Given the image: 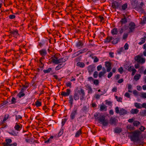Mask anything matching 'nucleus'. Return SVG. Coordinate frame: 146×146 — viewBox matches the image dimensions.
Instances as JSON below:
<instances>
[{
	"label": "nucleus",
	"instance_id": "f257e3e1",
	"mask_svg": "<svg viewBox=\"0 0 146 146\" xmlns=\"http://www.w3.org/2000/svg\"><path fill=\"white\" fill-rule=\"evenodd\" d=\"M131 135L130 136V138L131 141H133L134 143H139L140 141V135L141 134L140 131L136 130L130 133Z\"/></svg>",
	"mask_w": 146,
	"mask_h": 146
},
{
	"label": "nucleus",
	"instance_id": "f03ea898",
	"mask_svg": "<svg viewBox=\"0 0 146 146\" xmlns=\"http://www.w3.org/2000/svg\"><path fill=\"white\" fill-rule=\"evenodd\" d=\"M94 116L95 118L98 119L99 122L102 124L103 126H107L108 124V120L105 119V116L104 115H100L98 117V114L96 113L94 115Z\"/></svg>",
	"mask_w": 146,
	"mask_h": 146
},
{
	"label": "nucleus",
	"instance_id": "7ed1b4c3",
	"mask_svg": "<svg viewBox=\"0 0 146 146\" xmlns=\"http://www.w3.org/2000/svg\"><path fill=\"white\" fill-rule=\"evenodd\" d=\"M80 97L78 92H75L74 94V100H78L79 99V97L81 101L85 99V93L84 90L83 89H81L80 90H78Z\"/></svg>",
	"mask_w": 146,
	"mask_h": 146
},
{
	"label": "nucleus",
	"instance_id": "20e7f679",
	"mask_svg": "<svg viewBox=\"0 0 146 146\" xmlns=\"http://www.w3.org/2000/svg\"><path fill=\"white\" fill-rule=\"evenodd\" d=\"M78 109V107L76 106L74 107L70 115V119L71 120H73L75 118L76 115L77 113Z\"/></svg>",
	"mask_w": 146,
	"mask_h": 146
},
{
	"label": "nucleus",
	"instance_id": "39448f33",
	"mask_svg": "<svg viewBox=\"0 0 146 146\" xmlns=\"http://www.w3.org/2000/svg\"><path fill=\"white\" fill-rule=\"evenodd\" d=\"M135 60L137 62L141 64L144 63L145 62V59L141 57L139 55L136 56L135 58Z\"/></svg>",
	"mask_w": 146,
	"mask_h": 146
},
{
	"label": "nucleus",
	"instance_id": "423d86ee",
	"mask_svg": "<svg viewBox=\"0 0 146 146\" xmlns=\"http://www.w3.org/2000/svg\"><path fill=\"white\" fill-rule=\"evenodd\" d=\"M60 54L58 53H56L52 57L51 59L52 60V62L56 64H59L58 62V58L60 57Z\"/></svg>",
	"mask_w": 146,
	"mask_h": 146
},
{
	"label": "nucleus",
	"instance_id": "0eeeda50",
	"mask_svg": "<svg viewBox=\"0 0 146 146\" xmlns=\"http://www.w3.org/2000/svg\"><path fill=\"white\" fill-rule=\"evenodd\" d=\"M136 25L135 23L133 22H130L129 25V33L133 32L135 30Z\"/></svg>",
	"mask_w": 146,
	"mask_h": 146
},
{
	"label": "nucleus",
	"instance_id": "6e6552de",
	"mask_svg": "<svg viewBox=\"0 0 146 146\" xmlns=\"http://www.w3.org/2000/svg\"><path fill=\"white\" fill-rule=\"evenodd\" d=\"M111 63L109 62L106 61L105 62V66L106 68V71L107 72H109L112 68L111 67Z\"/></svg>",
	"mask_w": 146,
	"mask_h": 146
},
{
	"label": "nucleus",
	"instance_id": "1a4fd4ad",
	"mask_svg": "<svg viewBox=\"0 0 146 146\" xmlns=\"http://www.w3.org/2000/svg\"><path fill=\"white\" fill-rule=\"evenodd\" d=\"M109 121L111 125H116L118 120L115 117H111Z\"/></svg>",
	"mask_w": 146,
	"mask_h": 146
},
{
	"label": "nucleus",
	"instance_id": "9d476101",
	"mask_svg": "<svg viewBox=\"0 0 146 146\" xmlns=\"http://www.w3.org/2000/svg\"><path fill=\"white\" fill-rule=\"evenodd\" d=\"M9 31L10 33L14 37H17V36L19 35L18 32L17 30H13Z\"/></svg>",
	"mask_w": 146,
	"mask_h": 146
},
{
	"label": "nucleus",
	"instance_id": "9b49d317",
	"mask_svg": "<svg viewBox=\"0 0 146 146\" xmlns=\"http://www.w3.org/2000/svg\"><path fill=\"white\" fill-rule=\"evenodd\" d=\"M22 125L19 123H16L14 127V128L16 130L20 131L22 129Z\"/></svg>",
	"mask_w": 146,
	"mask_h": 146
},
{
	"label": "nucleus",
	"instance_id": "f8f14e48",
	"mask_svg": "<svg viewBox=\"0 0 146 146\" xmlns=\"http://www.w3.org/2000/svg\"><path fill=\"white\" fill-rule=\"evenodd\" d=\"M71 90L70 89H67L66 90V92H62L61 95V96L64 97L68 96L70 94Z\"/></svg>",
	"mask_w": 146,
	"mask_h": 146
},
{
	"label": "nucleus",
	"instance_id": "ddd939ff",
	"mask_svg": "<svg viewBox=\"0 0 146 146\" xmlns=\"http://www.w3.org/2000/svg\"><path fill=\"white\" fill-rule=\"evenodd\" d=\"M40 54L43 57H44L47 54L46 50L45 49H42L39 51Z\"/></svg>",
	"mask_w": 146,
	"mask_h": 146
},
{
	"label": "nucleus",
	"instance_id": "4468645a",
	"mask_svg": "<svg viewBox=\"0 0 146 146\" xmlns=\"http://www.w3.org/2000/svg\"><path fill=\"white\" fill-rule=\"evenodd\" d=\"M83 45V43L81 40H79L76 44V46L79 49L82 48Z\"/></svg>",
	"mask_w": 146,
	"mask_h": 146
},
{
	"label": "nucleus",
	"instance_id": "2eb2a0df",
	"mask_svg": "<svg viewBox=\"0 0 146 146\" xmlns=\"http://www.w3.org/2000/svg\"><path fill=\"white\" fill-rule=\"evenodd\" d=\"M94 67L92 65H90L88 66V70L90 75L92 74V72L94 71Z\"/></svg>",
	"mask_w": 146,
	"mask_h": 146
},
{
	"label": "nucleus",
	"instance_id": "dca6fc26",
	"mask_svg": "<svg viewBox=\"0 0 146 146\" xmlns=\"http://www.w3.org/2000/svg\"><path fill=\"white\" fill-rule=\"evenodd\" d=\"M82 128L83 127H81L79 130L76 131L75 136V137H78L82 133Z\"/></svg>",
	"mask_w": 146,
	"mask_h": 146
},
{
	"label": "nucleus",
	"instance_id": "f3484780",
	"mask_svg": "<svg viewBox=\"0 0 146 146\" xmlns=\"http://www.w3.org/2000/svg\"><path fill=\"white\" fill-rule=\"evenodd\" d=\"M102 71L100 72L98 76L99 78H101L106 73V70L105 68L103 67L102 68Z\"/></svg>",
	"mask_w": 146,
	"mask_h": 146
},
{
	"label": "nucleus",
	"instance_id": "a211bd4d",
	"mask_svg": "<svg viewBox=\"0 0 146 146\" xmlns=\"http://www.w3.org/2000/svg\"><path fill=\"white\" fill-rule=\"evenodd\" d=\"M119 6L118 3L116 1H115L112 3V6L113 8H117Z\"/></svg>",
	"mask_w": 146,
	"mask_h": 146
},
{
	"label": "nucleus",
	"instance_id": "6ab92c4d",
	"mask_svg": "<svg viewBox=\"0 0 146 146\" xmlns=\"http://www.w3.org/2000/svg\"><path fill=\"white\" fill-rule=\"evenodd\" d=\"M114 39V38L112 36H108L105 40L104 42L105 43L109 42L110 41Z\"/></svg>",
	"mask_w": 146,
	"mask_h": 146
},
{
	"label": "nucleus",
	"instance_id": "aec40b11",
	"mask_svg": "<svg viewBox=\"0 0 146 146\" xmlns=\"http://www.w3.org/2000/svg\"><path fill=\"white\" fill-rule=\"evenodd\" d=\"M68 59V58L67 57H64L63 58H59L58 60L59 63L64 62Z\"/></svg>",
	"mask_w": 146,
	"mask_h": 146
},
{
	"label": "nucleus",
	"instance_id": "412c9836",
	"mask_svg": "<svg viewBox=\"0 0 146 146\" xmlns=\"http://www.w3.org/2000/svg\"><path fill=\"white\" fill-rule=\"evenodd\" d=\"M76 66L81 68H83L85 67V64L83 62H78L76 64Z\"/></svg>",
	"mask_w": 146,
	"mask_h": 146
},
{
	"label": "nucleus",
	"instance_id": "4be33fe9",
	"mask_svg": "<svg viewBox=\"0 0 146 146\" xmlns=\"http://www.w3.org/2000/svg\"><path fill=\"white\" fill-rule=\"evenodd\" d=\"M66 63H65L64 64L63 63H61L59 64L57 66H56L55 68V70H59L60 69L63 67L65 65Z\"/></svg>",
	"mask_w": 146,
	"mask_h": 146
},
{
	"label": "nucleus",
	"instance_id": "5701e85b",
	"mask_svg": "<svg viewBox=\"0 0 146 146\" xmlns=\"http://www.w3.org/2000/svg\"><path fill=\"white\" fill-rule=\"evenodd\" d=\"M117 29L115 28L113 29L111 31V33L113 35H117Z\"/></svg>",
	"mask_w": 146,
	"mask_h": 146
},
{
	"label": "nucleus",
	"instance_id": "b1692460",
	"mask_svg": "<svg viewBox=\"0 0 146 146\" xmlns=\"http://www.w3.org/2000/svg\"><path fill=\"white\" fill-rule=\"evenodd\" d=\"M122 131L121 128L119 127H116L114 129V132L115 133H119Z\"/></svg>",
	"mask_w": 146,
	"mask_h": 146
},
{
	"label": "nucleus",
	"instance_id": "393cba45",
	"mask_svg": "<svg viewBox=\"0 0 146 146\" xmlns=\"http://www.w3.org/2000/svg\"><path fill=\"white\" fill-rule=\"evenodd\" d=\"M119 113L120 115H124L127 114V111L125 109L122 108L120 110Z\"/></svg>",
	"mask_w": 146,
	"mask_h": 146
},
{
	"label": "nucleus",
	"instance_id": "a878e982",
	"mask_svg": "<svg viewBox=\"0 0 146 146\" xmlns=\"http://www.w3.org/2000/svg\"><path fill=\"white\" fill-rule=\"evenodd\" d=\"M120 41V38H116L115 39H113L112 43L113 44H116Z\"/></svg>",
	"mask_w": 146,
	"mask_h": 146
},
{
	"label": "nucleus",
	"instance_id": "bb28decb",
	"mask_svg": "<svg viewBox=\"0 0 146 146\" xmlns=\"http://www.w3.org/2000/svg\"><path fill=\"white\" fill-rule=\"evenodd\" d=\"M139 110L137 109H132L130 111L131 113L133 114H137Z\"/></svg>",
	"mask_w": 146,
	"mask_h": 146
},
{
	"label": "nucleus",
	"instance_id": "cd10ccee",
	"mask_svg": "<svg viewBox=\"0 0 146 146\" xmlns=\"http://www.w3.org/2000/svg\"><path fill=\"white\" fill-rule=\"evenodd\" d=\"M146 38V36H144V37L142 38H141V41L140 42H139L138 44L141 45L145 42V38Z\"/></svg>",
	"mask_w": 146,
	"mask_h": 146
},
{
	"label": "nucleus",
	"instance_id": "c85d7f7f",
	"mask_svg": "<svg viewBox=\"0 0 146 146\" xmlns=\"http://www.w3.org/2000/svg\"><path fill=\"white\" fill-rule=\"evenodd\" d=\"M134 106L136 108L138 109L142 108L141 104L138 103H135L134 104Z\"/></svg>",
	"mask_w": 146,
	"mask_h": 146
},
{
	"label": "nucleus",
	"instance_id": "c756f323",
	"mask_svg": "<svg viewBox=\"0 0 146 146\" xmlns=\"http://www.w3.org/2000/svg\"><path fill=\"white\" fill-rule=\"evenodd\" d=\"M124 51V48L123 47H121L117 50V52L119 54H121L122 52Z\"/></svg>",
	"mask_w": 146,
	"mask_h": 146
},
{
	"label": "nucleus",
	"instance_id": "7c9ffc66",
	"mask_svg": "<svg viewBox=\"0 0 146 146\" xmlns=\"http://www.w3.org/2000/svg\"><path fill=\"white\" fill-rule=\"evenodd\" d=\"M141 76L140 74H136L134 76V79L136 81H137L139 79Z\"/></svg>",
	"mask_w": 146,
	"mask_h": 146
},
{
	"label": "nucleus",
	"instance_id": "2f4dec72",
	"mask_svg": "<svg viewBox=\"0 0 146 146\" xmlns=\"http://www.w3.org/2000/svg\"><path fill=\"white\" fill-rule=\"evenodd\" d=\"M140 124V122L138 121H135L133 122V124L134 126L137 127Z\"/></svg>",
	"mask_w": 146,
	"mask_h": 146
},
{
	"label": "nucleus",
	"instance_id": "473e14b6",
	"mask_svg": "<svg viewBox=\"0 0 146 146\" xmlns=\"http://www.w3.org/2000/svg\"><path fill=\"white\" fill-rule=\"evenodd\" d=\"M107 106L105 105H102L100 107V110L101 111H106Z\"/></svg>",
	"mask_w": 146,
	"mask_h": 146
},
{
	"label": "nucleus",
	"instance_id": "72a5a7b5",
	"mask_svg": "<svg viewBox=\"0 0 146 146\" xmlns=\"http://www.w3.org/2000/svg\"><path fill=\"white\" fill-rule=\"evenodd\" d=\"M54 137L53 136H50V138H49L47 140H45L44 141V143H50L51 142L52 140V139H53Z\"/></svg>",
	"mask_w": 146,
	"mask_h": 146
},
{
	"label": "nucleus",
	"instance_id": "f704fd0d",
	"mask_svg": "<svg viewBox=\"0 0 146 146\" xmlns=\"http://www.w3.org/2000/svg\"><path fill=\"white\" fill-rule=\"evenodd\" d=\"M74 97L72 96V95H70L69 96V103L70 104H72V102H73V100H74Z\"/></svg>",
	"mask_w": 146,
	"mask_h": 146
},
{
	"label": "nucleus",
	"instance_id": "c9c22d12",
	"mask_svg": "<svg viewBox=\"0 0 146 146\" xmlns=\"http://www.w3.org/2000/svg\"><path fill=\"white\" fill-rule=\"evenodd\" d=\"M52 68H49L47 69L46 70H43V72L45 74L46 73H49L50 71H52Z\"/></svg>",
	"mask_w": 146,
	"mask_h": 146
},
{
	"label": "nucleus",
	"instance_id": "e433bc0d",
	"mask_svg": "<svg viewBox=\"0 0 146 146\" xmlns=\"http://www.w3.org/2000/svg\"><path fill=\"white\" fill-rule=\"evenodd\" d=\"M9 116V115L8 114H5L4 117L3 119L2 122V123H4V122L8 119Z\"/></svg>",
	"mask_w": 146,
	"mask_h": 146
},
{
	"label": "nucleus",
	"instance_id": "4c0bfd02",
	"mask_svg": "<svg viewBox=\"0 0 146 146\" xmlns=\"http://www.w3.org/2000/svg\"><path fill=\"white\" fill-rule=\"evenodd\" d=\"M88 50V49L86 48H83L79 50V52L80 54H82L87 52Z\"/></svg>",
	"mask_w": 146,
	"mask_h": 146
},
{
	"label": "nucleus",
	"instance_id": "58836bf2",
	"mask_svg": "<svg viewBox=\"0 0 146 146\" xmlns=\"http://www.w3.org/2000/svg\"><path fill=\"white\" fill-rule=\"evenodd\" d=\"M82 111L83 112L86 113L88 111V107L86 106H84L82 109Z\"/></svg>",
	"mask_w": 146,
	"mask_h": 146
},
{
	"label": "nucleus",
	"instance_id": "ea45409f",
	"mask_svg": "<svg viewBox=\"0 0 146 146\" xmlns=\"http://www.w3.org/2000/svg\"><path fill=\"white\" fill-rule=\"evenodd\" d=\"M127 22V19H121V20L120 21V23L121 24V25L124 24H126Z\"/></svg>",
	"mask_w": 146,
	"mask_h": 146
},
{
	"label": "nucleus",
	"instance_id": "a19ab883",
	"mask_svg": "<svg viewBox=\"0 0 146 146\" xmlns=\"http://www.w3.org/2000/svg\"><path fill=\"white\" fill-rule=\"evenodd\" d=\"M35 105L36 107H39L41 106L42 103L37 100L35 102Z\"/></svg>",
	"mask_w": 146,
	"mask_h": 146
},
{
	"label": "nucleus",
	"instance_id": "79ce46f5",
	"mask_svg": "<svg viewBox=\"0 0 146 146\" xmlns=\"http://www.w3.org/2000/svg\"><path fill=\"white\" fill-rule=\"evenodd\" d=\"M127 129L130 130H133L134 129V126L130 125H128L127 126Z\"/></svg>",
	"mask_w": 146,
	"mask_h": 146
},
{
	"label": "nucleus",
	"instance_id": "37998d69",
	"mask_svg": "<svg viewBox=\"0 0 146 146\" xmlns=\"http://www.w3.org/2000/svg\"><path fill=\"white\" fill-rule=\"evenodd\" d=\"M82 58V56H80L76 57L74 59V61L75 62H79Z\"/></svg>",
	"mask_w": 146,
	"mask_h": 146
},
{
	"label": "nucleus",
	"instance_id": "c03bdc74",
	"mask_svg": "<svg viewBox=\"0 0 146 146\" xmlns=\"http://www.w3.org/2000/svg\"><path fill=\"white\" fill-rule=\"evenodd\" d=\"M25 95V94L24 93L20 92L17 94V96H18L19 98H21L24 96Z\"/></svg>",
	"mask_w": 146,
	"mask_h": 146
},
{
	"label": "nucleus",
	"instance_id": "a18cd8bd",
	"mask_svg": "<svg viewBox=\"0 0 146 146\" xmlns=\"http://www.w3.org/2000/svg\"><path fill=\"white\" fill-rule=\"evenodd\" d=\"M16 100L14 97H12L11 100V104H15L16 102Z\"/></svg>",
	"mask_w": 146,
	"mask_h": 146
},
{
	"label": "nucleus",
	"instance_id": "49530a36",
	"mask_svg": "<svg viewBox=\"0 0 146 146\" xmlns=\"http://www.w3.org/2000/svg\"><path fill=\"white\" fill-rule=\"evenodd\" d=\"M15 117H16L15 120H17L18 121L19 119H21L22 118V117L20 115H15Z\"/></svg>",
	"mask_w": 146,
	"mask_h": 146
},
{
	"label": "nucleus",
	"instance_id": "de8ad7c7",
	"mask_svg": "<svg viewBox=\"0 0 146 146\" xmlns=\"http://www.w3.org/2000/svg\"><path fill=\"white\" fill-rule=\"evenodd\" d=\"M140 113L141 115L144 116L146 115V110H144L142 112H140Z\"/></svg>",
	"mask_w": 146,
	"mask_h": 146
},
{
	"label": "nucleus",
	"instance_id": "09e8293b",
	"mask_svg": "<svg viewBox=\"0 0 146 146\" xmlns=\"http://www.w3.org/2000/svg\"><path fill=\"white\" fill-rule=\"evenodd\" d=\"M127 4L125 3L123 4L122 6V9L123 10H124L127 8Z\"/></svg>",
	"mask_w": 146,
	"mask_h": 146
},
{
	"label": "nucleus",
	"instance_id": "8fccbe9b",
	"mask_svg": "<svg viewBox=\"0 0 146 146\" xmlns=\"http://www.w3.org/2000/svg\"><path fill=\"white\" fill-rule=\"evenodd\" d=\"M140 96L143 98H146V93L142 92L141 93Z\"/></svg>",
	"mask_w": 146,
	"mask_h": 146
},
{
	"label": "nucleus",
	"instance_id": "3c124183",
	"mask_svg": "<svg viewBox=\"0 0 146 146\" xmlns=\"http://www.w3.org/2000/svg\"><path fill=\"white\" fill-rule=\"evenodd\" d=\"M128 33H124L123 36V40L126 39L128 37Z\"/></svg>",
	"mask_w": 146,
	"mask_h": 146
},
{
	"label": "nucleus",
	"instance_id": "603ef678",
	"mask_svg": "<svg viewBox=\"0 0 146 146\" xmlns=\"http://www.w3.org/2000/svg\"><path fill=\"white\" fill-rule=\"evenodd\" d=\"M63 133V129L61 128L60 130V131L59 132L58 134V137L60 136Z\"/></svg>",
	"mask_w": 146,
	"mask_h": 146
},
{
	"label": "nucleus",
	"instance_id": "864d4df0",
	"mask_svg": "<svg viewBox=\"0 0 146 146\" xmlns=\"http://www.w3.org/2000/svg\"><path fill=\"white\" fill-rule=\"evenodd\" d=\"M22 86L23 87V88L27 89L28 88L29 86V85L27 83H26L25 85L22 84Z\"/></svg>",
	"mask_w": 146,
	"mask_h": 146
},
{
	"label": "nucleus",
	"instance_id": "5fc2aeb1",
	"mask_svg": "<svg viewBox=\"0 0 146 146\" xmlns=\"http://www.w3.org/2000/svg\"><path fill=\"white\" fill-rule=\"evenodd\" d=\"M5 141L6 143H7V144H9L12 142V141L10 139H6L5 140Z\"/></svg>",
	"mask_w": 146,
	"mask_h": 146
},
{
	"label": "nucleus",
	"instance_id": "6e6d98bb",
	"mask_svg": "<svg viewBox=\"0 0 146 146\" xmlns=\"http://www.w3.org/2000/svg\"><path fill=\"white\" fill-rule=\"evenodd\" d=\"M67 120V119L66 118H64L62 119V126L64 125Z\"/></svg>",
	"mask_w": 146,
	"mask_h": 146
},
{
	"label": "nucleus",
	"instance_id": "4d7b16f0",
	"mask_svg": "<svg viewBox=\"0 0 146 146\" xmlns=\"http://www.w3.org/2000/svg\"><path fill=\"white\" fill-rule=\"evenodd\" d=\"M123 68L121 67H120L118 69V71L120 74H122L123 73Z\"/></svg>",
	"mask_w": 146,
	"mask_h": 146
},
{
	"label": "nucleus",
	"instance_id": "13d9d810",
	"mask_svg": "<svg viewBox=\"0 0 146 146\" xmlns=\"http://www.w3.org/2000/svg\"><path fill=\"white\" fill-rule=\"evenodd\" d=\"M39 62L40 63L39 66L40 68H42L44 66V64L42 63L40 60H39Z\"/></svg>",
	"mask_w": 146,
	"mask_h": 146
},
{
	"label": "nucleus",
	"instance_id": "bf43d9fd",
	"mask_svg": "<svg viewBox=\"0 0 146 146\" xmlns=\"http://www.w3.org/2000/svg\"><path fill=\"white\" fill-rule=\"evenodd\" d=\"M133 68L134 67L133 66H131L129 67L128 66L127 70L129 72H131Z\"/></svg>",
	"mask_w": 146,
	"mask_h": 146
},
{
	"label": "nucleus",
	"instance_id": "052dcab7",
	"mask_svg": "<svg viewBox=\"0 0 146 146\" xmlns=\"http://www.w3.org/2000/svg\"><path fill=\"white\" fill-rule=\"evenodd\" d=\"M133 93L134 96H136L138 95L139 92L136 90H133Z\"/></svg>",
	"mask_w": 146,
	"mask_h": 146
},
{
	"label": "nucleus",
	"instance_id": "680f3d73",
	"mask_svg": "<svg viewBox=\"0 0 146 146\" xmlns=\"http://www.w3.org/2000/svg\"><path fill=\"white\" fill-rule=\"evenodd\" d=\"M140 23L142 25H143L144 24L146 23V19H144L142 20L140 22Z\"/></svg>",
	"mask_w": 146,
	"mask_h": 146
},
{
	"label": "nucleus",
	"instance_id": "e2e57ef3",
	"mask_svg": "<svg viewBox=\"0 0 146 146\" xmlns=\"http://www.w3.org/2000/svg\"><path fill=\"white\" fill-rule=\"evenodd\" d=\"M124 49L125 50H127L129 48V45L127 43H126L124 46Z\"/></svg>",
	"mask_w": 146,
	"mask_h": 146
},
{
	"label": "nucleus",
	"instance_id": "0e129e2a",
	"mask_svg": "<svg viewBox=\"0 0 146 146\" xmlns=\"http://www.w3.org/2000/svg\"><path fill=\"white\" fill-rule=\"evenodd\" d=\"M98 73L97 71H95L93 74V76L94 78H96L98 76Z\"/></svg>",
	"mask_w": 146,
	"mask_h": 146
},
{
	"label": "nucleus",
	"instance_id": "69168bd1",
	"mask_svg": "<svg viewBox=\"0 0 146 146\" xmlns=\"http://www.w3.org/2000/svg\"><path fill=\"white\" fill-rule=\"evenodd\" d=\"M94 83L96 85H98L99 84V82L98 80H94Z\"/></svg>",
	"mask_w": 146,
	"mask_h": 146
},
{
	"label": "nucleus",
	"instance_id": "338daca9",
	"mask_svg": "<svg viewBox=\"0 0 146 146\" xmlns=\"http://www.w3.org/2000/svg\"><path fill=\"white\" fill-rule=\"evenodd\" d=\"M72 83L70 82H69L66 83V85L67 87H69L71 88L72 87Z\"/></svg>",
	"mask_w": 146,
	"mask_h": 146
},
{
	"label": "nucleus",
	"instance_id": "774afa93",
	"mask_svg": "<svg viewBox=\"0 0 146 146\" xmlns=\"http://www.w3.org/2000/svg\"><path fill=\"white\" fill-rule=\"evenodd\" d=\"M100 95L98 94H96L94 95V97L96 99H99L100 97Z\"/></svg>",
	"mask_w": 146,
	"mask_h": 146
}]
</instances>
